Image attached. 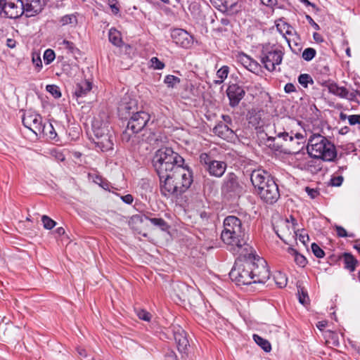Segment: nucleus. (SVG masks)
I'll return each instance as SVG.
<instances>
[{
	"label": "nucleus",
	"instance_id": "nucleus-1",
	"mask_svg": "<svg viewBox=\"0 0 360 360\" xmlns=\"http://www.w3.org/2000/svg\"><path fill=\"white\" fill-rule=\"evenodd\" d=\"M221 238L230 251L239 255L229 273L231 278L238 285L254 283L252 258L255 259V255L247 243V234L239 218L232 215L225 218Z\"/></svg>",
	"mask_w": 360,
	"mask_h": 360
},
{
	"label": "nucleus",
	"instance_id": "nucleus-2",
	"mask_svg": "<svg viewBox=\"0 0 360 360\" xmlns=\"http://www.w3.org/2000/svg\"><path fill=\"white\" fill-rule=\"evenodd\" d=\"M184 160L171 148H162L154 155L153 163L160 180H168L169 172L177 163L184 164Z\"/></svg>",
	"mask_w": 360,
	"mask_h": 360
},
{
	"label": "nucleus",
	"instance_id": "nucleus-3",
	"mask_svg": "<svg viewBox=\"0 0 360 360\" xmlns=\"http://www.w3.org/2000/svg\"><path fill=\"white\" fill-rule=\"evenodd\" d=\"M307 150L311 158L324 161H333L337 156L335 145L320 134H313L309 136Z\"/></svg>",
	"mask_w": 360,
	"mask_h": 360
},
{
	"label": "nucleus",
	"instance_id": "nucleus-4",
	"mask_svg": "<svg viewBox=\"0 0 360 360\" xmlns=\"http://www.w3.org/2000/svg\"><path fill=\"white\" fill-rule=\"evenodd\" d=\"M285 138L286 142L283 144L276 142L275 144H272L273 147L278 150V152L283 153L285 154L296 153L300 151L302 148V144H304L306 141L304 136L301 133L293 134L292 132L285 134L283 135Z\"/></svg>",
	"mask_w": 360,
	"mask_h": 360
},
{
	"label": "nucleus",
	"instance_id": "nucleus-5",
	"mask_svg": "<svg viewBox=\"0 0 360 360\" xmlns=\"http://www.w3.org/2000/svg\"><path fill=\"white\" fill-rule=\"evenodd\" d=\"M257 189L260 198L267 203L272 204L280 197L278 186L276 181H251Z\"/></svg>",
	"mask_w": 360,
	"mask_h": 360
},
{
	"label": "nucleus",
	"instance_id": "nucleus-6",
	"mask_svg": "<svg viewBox=\"0 0 360 360\" xmlns=\"http://www.w3.org/2000/svg\"><path fill=\"white\" fill-rule=\"evenodd\" d=\"M283 53L274 47H263L261 53V62L264 68L270 71H274L276 65H279L283 60Z\"/></svg>",
	"mask_w": 360,
	"mask_h": 360
},
{
	"label": "nucleus",
	"instance_id": "nucleus-7",
	"mask_svg": "<svg viewBox=\"0 0 360 360\" xmlns=\"http://www.w3.org/2000/svg\"><path fill=\"white\" fill-rule=\"evenodd\" d=\"M22 0H0V15L8 18H18L24 13Z\"/></svg>",
	"mask_w": 360,
	"mask_h": 360
},
{
	"label": "nucleus",
	"instance_id": "nucleus-8",
	"mask_svg": "<svg viewBox=\"0 0 360 360\" xmlns=\"http://www.w3.org/2000/svg\"><path fill=\"white\" fill-rule=\"evenodd\" d=\"M160 191L163 195L179 197L191 186L192 181H160Z\"/></svg>",
	"mask_w": 360,
	"mask_h": 360
},
{
	"label": "nucleus",
	"instance_id": "nucleus-9",
	"mask_svg": "<svg viewBox=\"0 0 360 360\" xmlns=\"http://www.w3.org/2000/svg\"><path fill=\"white\" fill-rule=\"evenodd\" d=\"M326 87L329 93L338 96L341 98H345L349 101L356 102L359 103V101L357 99V96H360V92L357 90H352L349 91L345 86H340L337 83L332 82H328L326 84Z\"/></svg>",
	"mask_w": 360,
	"mask_h": 360
},
{
	"label": "nucleus",
	"instance_id": "nucleus-10",
	"mask_svg": "<svg viewBox=\"0 0 360 360\" xmlns=\"http://www.w3.org/2000/svg\"><path fill=\"white\" fill-rule=\"evenodd\" d=\"M254 266L252 269L253 283H264L269 278V271L266 265V262L255 256V259L252 258Z\"/></svg>",
	"mask_w": 360,
	"mask_h": 360
},
{
	"label": "nucleus",
	"instance_id": "nucleus-11",
	"mask_svg": "<svg viewBox=\"0 0 360 360\" xmlns=\"http://www.w3.org/2000/svg\"><path fill=\"white\" fill-rule=\"evenodd\" d=\"M23 125L31 130L37 136L41 134L42 129V117L40 115L27 112L25 113L22 118Z\"/></svg>",
	"mask_w": 360,
	"mask_h": 360
},
{
	"label": "nucleus",
	"instance_id": "nucleus-12",
	"mask_svg": "<svg viewBox=\"0 0 360 360\" xmlns=\"http://www.w3.org/2000/svg\"><path fill=\"white\" fill-rule=\"evenodd\" d=\"M150 120V115L146 111L139 110L134 113L128 121V124L132 130L138 132L144 130L145 127L148 124Z\"/></svg>",
	"mask_w": 360,
	"mask_h": 360
},
{
	"label": "nucleus",
	"instance_id": "nucleus-13",
	"mask_svg": "<svg viewBox=\"0 0 360 360\" xmlns=\"http://www.w3.org/2000/svg\"><path fill=\"white\" fill-rule=\"evenodd\" d=\"M172 331L179 352L181 354H186L189 347V342L186 331L179 325L172 326Z\"/></svg>",
	"mask_w": 360,
	"mask_h": 360
},
{
	"label": "nucleus",
	"instance_id": "nucleus-14",
	"mask_svg": "<svg viewBox=\"0 0 360 360\" xmlns=\"http://www.w3.org/2000/svg\"><path fill=\"white\" fill-rule=\"evenodd\" d=\"M274 230L278 237L285 243L288 244V239L294 238L293 230L289 224V219H281L274 226Z\"/></svg>",
	"mask_w": 360,
	"mask_h": 360
},
{
	"label": "nucleus",
	"instance_id": "nucleus-15",
	"mask_svg": "<svg viewBox=\"0 0 360 360\" xmlns=\"http://www.w3.org/2000/svg\"><path fill=\"white\" fill-rule=\"evenodd\" d=\"M171 37L173 41L183 48H190L193 43V37L183 29H174Z\"/></svg>",
	"mask_w": 360,
	"mask_h": 360
},
{
	"label": "nucleus",
	"instance_id": "nucleus-16",
	"mask_svg": "<svg viewBox=\"0 0 360 360\" xmlns=\"http://www.w3.org/2000/svg\"><path fill=\"white\" fill-rule=\"evenodd\" d=\"M138 102L136 99L124 97L118 107L120 115L127 118V116H131L138 110Z\"/></svg>",
	"mask_w": 360,
	"mask_h": 360
},
{
	"label": "nucleus",
	"instance_id": "nucleus-17",
	"mask_svg": "<svg viewBox=\"0 0 360 360\" xmlns=\"http://www.w3.org/2000/svg\"><path fill=\"white\" fill-rule=\"evenodd\" d=\"M184 164L177 163L174 165L172 170H171L168 175V180L174 179L179 180L181 179V180H189L192 178V172L188 167H184Z\"/></svg>",
	"mask_w": 360,
	"mask_h": 360
},
{
	"label": "nucleus",
	"instance_id": "nucleus-18",
	"mask_svg": "<svg viewBox=\"0 0 360 360\" xmlns=\"http://www.w3.org/2000/svg\"><path fill=\"white\" fill-rule=\"evenodd\" d=\"M226 94L230 101V105L231 107H236L243 99L245 92L244 89L238 84H231L229 86Z\"/></svg>",
	"mask_w": 360,
	"mask_h": 360
},
{
	"label": "nucleus",
	"instance_id": "nucleus-19",
	"mask_svg": "<svg viewBox=\"0 0 360 360\" xmlns=\"http://www.w3.org/2000/svg\"><path fill=\"white\" fill-rule=\"evenodd\" d=\"M114 139L115 138L112 133L105 134L103 136L92 138V141L97 149L102 152H108L113 150Z\"/></svg>",
	"mask_w": 360,
	"mask_h": 360
},
{
	"label": "nucleus",
	"instance_id": "nucleus-20",
	"mask_svg": "<svg viewBox=\"0 0 360 360\" xmlns=\"http://www.w3.org/2000/svg\"><path fill=\"white\" fill-rule=\"evenodd\" d=\"M93 138L103 136L110 134V127L107 122H104L99 117H95L92 122Z\"/></svg>",
	"mask_w": 360,
	"mask_h": 360
},
{
	"label": "nucleus",
	"instance_id": "nucleus-21",
	"mask_svg": "<svg viewBox=\"0 0 360 360\" xmlns=\"http://www.w3.org/2000/svg\"><path fill=\"white\" fill-rule=\"evenodd\" d=\"M339 261L343 264L345 269L349 272H354L356 270L357 265L359 264L358 260L356 257L350 252H343L339 257Z\"/></svg>",
	"mask_w": 360,
	"mask_h": 360
},
{
	"label": "nucleus",
	"instance_id": "nucleus-22",
	"mask_svg": "<svg viewBox=\"0 0 360 360\" xmlns=\"http://www.w3.org/2000/svg\"><path fill=\"white\" fill-rule=\"evenodd\" d=\"M141 141L151 146H158L160 143H162V136L160 134L152 131L150 129H145L141 135Z\"/></svg>",
	"mask_w": 360,
	"mask_h": 360
},
{
	"label": "nucleus",
	"instance_id": "nucleus-23",
	"mask_svg": "<svg viewBox=\"0 0 360 360\" xmlns=\"http://www.w3.org/2000/svg\"><path fill=\"white\" fill-rule=\"evenodd\" d=\"M226 168V164L224 162L214 160L210 165L206 167L210 175L215 177H220L223 175Z\"/></svg>",
	"mask_w": 360,
	"mask_h": 360
},
{
	"label": "nucleus",
	"instance_id": "nucleus-24",
	"mask_svg": "<svg viewBox=\"0 0 360 360\" xmlns=\"http://www.w3.org/2000/svg\"><path fill=\"white\" fill-rule=\"evenodd\" d=\"M275 133L276 134V136H268L264 142V144L266 147L271 149L274 151H278V150L273 147L272 144L276 143V142L280 143V144H283L284 142H286L285 138H284V134H288L286 131H278L277 132L275 131Z\"/></svg>",
	"mask_w": 360,
	"mask_h": 360
},
{
	"label": "nucleus",
	"instance_id": "nucleus-25",
	"mask_svg": "<svg viewBox=\"0 0 360 360\" xmlns=\"http://www.w3.org/2000/svg\"><path fill=\"white\" fill-rule=\"evenodd\" d=\"M138 133L139 132L137 131L132 130V129L129 127V125L127 124V128L121 135L122 142H131V144H135L136 142L139 141L140 137L137 135Z\"/></svg>",
	"mask_w": 360,
	"mask_h": 360
},
{
	"label": "nucleus",
	"instance_id": "nucleus-26",
	"mask_svg": "<svg viewBox=\"0 0 360 360\" xmlns=\"http://www.w3.org/2000/svg\"><path fill=\"white\" fill-rule=\"evenodd\" d=\"M91 89V83L87 80H84L76 84L74 94L77 98L83 97L86 96Z\"/></svg>",
	"mask_w": 360,
	"mask_h": 360
},
{
	"label": "nucleus",
	"instance_id": "nucleus-27",
	"mask_svg": "<svg viewBox=\"0 0 360 360\" xmlns=\"http://www.w3.org/2000/svg\"><path fill=\"white\" fill-rule=\"evenodd\" d=\"M214 132L222 139L232 138L234 135L233 131L227 124L219 123L214 128Z\"/></svg>",
	"mask_w": 360,
	"mask_h": 360
},
{
	"label": "nucleus",
	"instance_id": "nucleus-28",
	"mask_svg": "<svg viewBox=\"0 0 360 360\" xmlns=\"http://www.w3.org/2000/svg\"><path fill=\"white\" fill-rule=\"evenodd\" d=\"M241 191V188L238 185V181H225L222 186V192L224 193H229L230 196L237 194L238 195Z\"/></svg>",
	"mask_w": 360,
	"mask_h": 360
},
{
	"label": "nucleus",
	"instance_id": "nucleus-29",
	"mask_svg": "<svg viewBox=\"0 0 360 360\" xmlns=\"http://www.w3.org/2000/svg\"><path fill=\"white\" fill-rule=\"evenodd\" d=\"M109 41L115 46L120 47L122 44L121 34L115 28H111L108 33Z\"/></svg>",
	"mask_w": 360,
	"mask_h": 360
},
{
	"label": "nucleus",
	"instance_id": "nucleus-30",
	"mask_svg": "<svg viewBox=\"0 0 360 360\" xmlns=\"http://www.w3.org/2000/svg\"><path fill=\"white\" fill-rule=\"evenodd\" d=\"M77 15V13L65 15L60 18L59 22L62 26L70 25L72 27H76L78 23Z\"/></svg>",
	"mask_w": 360,
	"mask_h": 360
},
{
	"label": "nucleus",
	"instance_id": "nucleus-31",
	"mask_svg": "<svg viewBox=\"0 0 360 360\" xmlns=\"http://www.w3.org/2000/svg\"><path fill=\"white\" fill-rule=\"evenodd\" d=\"M42 129L43 131H41V134L44 136L51 140L56 139L57 134L56 132L55 129L53 127V124L51 122L43 124Z\"/></svg>",
	"mask_w": 360,
	"mask_h": 360
},
{
	"label": "nucleus",
	"instance_id": "nucleus-32",
	"mask_svg": "<svg viewBox=\"0 0 360 360\" xmlns=\"http://www.w3.org/2000/svg\"><path fill=\"white\" fill-rule=\"evenodd\" d=\"M270 176V174L266 171L258 169L252 172L250 180H269Z\"/></svg>",
	"mask_w": 360,
	"mask_h": 360
},
{
	"label": "nucleus",
	"instance_id": "nucleus-33",
	"mask_svg": "<svg viewBox=\"0 0 360 360\" xmlns=\"http://www.w3.org/2000/svg\"><path fill=\"white\" fill-rule=\"evenodd\" d=\"M253 340L266 352H269L271 350V346L269 342L259 335L256 334L253 335Z\"/></svg>",
	"mask_w": 360,
	"mask_h": 360
},
{
	"label": "nucleus",
	"instance_id": "nucleus-34",
	"mask_svg": "<svg viewBox=\"0 0 360 360\" xmlns=\"http://www.w3.org/2000/svg\"><path fill=\"white\" fill-rule=\"evenodd\" d=\"M38 1H34L32 3H27L24 4V13H26L27 16H32L38 13L41 9L36 8L34 4H37Z\"/></svg>",
	"mask_w": 360,
	"mask_h": 360
},
{
	"label": "nucleus",
	"instance_id": "nucleus-35",
	"mask_svg": "<svg viewBox=\"0 0 360 360\" xmlns=\"http://www.w3.org/2000/svg\"><path fill=\"white\" fill-rule=\"evenodd\" d=\"M229 72V68L226 65L222 66L218 71L217 72V76L219 79V80H215L214 83L217 84H221L224 79L227 77Z\"/></svg>",
	"mask_w": 360,
	"mask_h": 360
},
{
	"label": "nucleus",
	"instance_id": "nucleus-36",
	"mask_svg": "<svg viewBox=\"0 0 360 360\" xmlns=\"http://www.w3.org/2000/svg\"><path fill=\"white\" fill-rule=\"evenodd\" d=\"M276 284L280 288H284L287 285V278L285 274L281 272H277L274 276Z\"/></svg>",
	"mask_w": 360,
	"mask_h": 360
},
{
	"label": "nucleus",
	"instance_id": "nucleus-37",
	"mask_svg": "<svg viewBox=\"0 0 360 360\" xmlns=\"http://www.w3.org/2000/svg\"><path fill=\"white\" fill-rule=\"evenodd\" d=\"M147 219L155 226L159 227L161 230L165 231L168 228L167 223L162 218H149Z\"/></svg>",
	"mask_w": 360,
	"mask_h": 360
},
{
	"label": "nucleus",
	"instance_id": "nucleus-38",
	"mask_svg": "<svg viewBox=\"0 0 360 360\" xmlns=\"http://www.w3.org/2000/svg\"><path fill=\"white\" fill-rule=\"evenodd\" d=\"M297 295H298L299 302L302 304L306 305L309 303V296L307 295V292L304 289V288H300V287L298 288Z\"/></svg>",
	"mask_w": 360,
	"mask_h": 360
},
{
	"label": "nucleus",
	"instance_id": "nucleus-39",
	"mask_svg": "<svg viewBox=\"0 0 360 360\" xmlns=\"http://www.w3.org/2000/svg\"><path fill=\"white\" fill-rule=\"evenodd\" d=\"M335 229L336 231L337 236L340 238H354L355 235L353 233H347L346 229L341 226L335 225Z\"/></svg>",
	"mask_w": 360,
	"mask_h": 360
},
{
	"label": "nucleus",
	"instance_id": "nucleus-40",
	"mask_svg": "<svg viewBox=\"0 0 360 360\" xmlns=\"http://www.w3.org/2000/svg\"><path fill=\"white\" fill-rule=\"evenodd\" d=\"M298 82L304 88L307 87L308 84L314 83L312 77L308 74H301L298 77Z\"/></svg>",
	"mask_w": 360,
	"mask_h": 360
},
{
	"label": "nucleus",
	"instance_id": "nucleus-41",
	"mask_svg": "<svg viewBox=\"0 0 360 360\" xmlns=\"http://www.w3.org/2000/svg\"><path fill=\"white\" fill-rule=\"evenodd\" d=\"M316 51L313 48L305 49L302 54V58L306 61L311 60L316 56Z\"/></svg>",
	"mask_w": 360,
	"mask_h": 360
},
{
	"label": "nucleus",
	"instance_id": "nucleus-42",
	"mask_svg": "<svg viewBox=\"0 0 360 360\" xmlns=\"http://www.w3.org/2000/svg\"><path fill=\"white\" fill-rule=\"evenodd\" d=\"M164 82L167 85L168 87L173 88L180 82V79L176 76L169 75L165 77Z\"/></svg>",
	"mask_w": 360,
	"mask_h": 360
},
{
	"label": "nucleus",
	"instance_id": "nucleus-43",
	"mask_svg": "<svg viewBox=\"0 0 360 360\" xmlns=\"http://www.w3.org/2000/svg\"><path fill=\"white\" fill-rule=\"evenodd\" d=\"M41 221L43 222L44 229H48V230H51L56 224V222L54 220H53L52 219H51L50 217H49L46 215L42 216Z\"/></svg>",
	"mask_w": 360,
	"mask_h": 360
},
{
	"label": "nucleus",
	"instance_id": "nucleus-44",
	"mask_svg": "<svg viewBox=\"0 0 360 360\" xmlns=\"http://www.w3.org/2000/svg\"><path fill=\"white\" fill-rule=\"evenodd\" d=\"M46 89L54 98H58L61 96V93L58 86L49 84L46 86Z\"/></svg>",
	"mask_w": 360,
	"mask_h": 360
},
{
	"label": "nucleus",
	"instance_id": "nucleus-45",
	"mask_svg": "<svg viewBox=\"0 0 360 360\" xmlns=\"http://www.w3.org/2000/svg\"><path fill=\"white\" fill-rule=\"evenodd\" d=\"M32 61L37 72H39L42 68V61L40 55L37 53H32Z\"/></svg>",
	"mask_w": 360,
	"mask_h": 360
},
{
	"label": "nucleus",
	"instance_id": "nucleus-46",
	"mask_svg": "<svg viewBox=\"0 0 360 360\" xmlns=\"http://www.w3.org/2000/svg\"><path fill=\"white\" fill-rule=\"evenodd\" d=\"M56 55L53 50L46 49L44 53V60L46 64H50L55 59Z\"/></svg>",
	"mask_w": 360,
	"mask_h": 360
},
{
	"label": "nucleus",
	"instance_id": "nucleus-47",
	"mask_svg": "<svg viewBox=\"0 0 360 360\" xmlns=\"http://www.w3.org/2000/svg\"><path fill=\"white\" fill-rule=\"evenodd\" d=\"M299 229H295V231H293V238H298L301 243H302L304 245H306L307 243H308L309 240V236L307 234L299 233Z\"/></svg>",
	"mask_w": 360,
	"mask_h": 360
},
{
	"label": "nucleus",
	"instance_id": "nucleus-48",
	"mask_svg": "<svg viewBox=\"0 0 360 360\" xmlns=\"http://www.w3.org/2000/svg\"><path fill=\"white\" fill-rule=\"evenodd\" d=\"M311 248L312 252L316 257L323 258L324 257V251L316 243H313Z\"/></svg>",
	"mask_w": 360,
	"mask_h": 360
},
{
	"label": "nucleus",
	"instance_id": "nucleus-49",
	"mask_svg": "<svg viewBox=\"0 0 360 360\" xmlns=\"http://www.w3.org/2000/svg\"><path fill=\"white\" fill-rule=\"evenodd\" d=\"M136 315L140 319L146 321H149L151 319L150 314L142 309H136Z\"/></svg>",
	"mask_w": 360,
	"mask_h": 360
},
{
	"label": "nucleus",
	"instance_id": "nucleus-50",
	"mask_svg": "<svg viewBox=\"0 0 360 360\" xmlns=\"http://www.w3.org/2000/svg\"><path fill=\"white\" fill-rule=\"evenodd\" d=\"M64 47L68 49L71 53L79 52V49L75 46L72 41L64 39L61 43Z\"/></svg>",
	"mask_w": 360,
	"mask_h": 360
},
{
	"label": "nucleus",
	"instance_id": "nucleus-51",
	"mask_svg": "<svg viewBox=\"0 0 360 360\" xmlns=\"http://www.w3.org/2000/svg\"><path fill=\"white\" fill-rule=\"evenodd\" d=\"M151 67L155 70H162L165 67V64L160 61L157 57H153L150 59Z\"/></svg>",
	"mask_w": 360,
	"mask_h": 360
},
{
	"label": "nucleus",
	"instance_id": "nucleus-52",
	"mask_svg": "<svg viewBox=\"0 0 360 360\" xmlns=\"http://www.w3.org/2000/svg\"><path fill=\"white\" fill-rule=\"evenodd\" d=\"M251 59L252 58L250 56L243 53H239L238 56V61H240L245 68L248 67Z\"/></svg>",
	"mask_w": 360,
	"mask_h": 360
},
{
	"label": "nucleus",
	"instance_id": "nucleus-53",
	"mask_svg": "<svg viewBox=\"0 0 360 360\" xmlns=\"http://www.w3.org/2000/svg\"><path fill=\"white\" fill-rule=\"evenodd\" d=\"M295 263L300 266L304 267L307 264L306 258L299 252L294 256Z\"/></svg>",
	"mask_w": 360,
	"mask_h": 360
},
{
	"label": "nucleus",
	"instance_id": "nucleus-54",
	"mask_svg": "<svg viewBox=\"0 0 360 360\" xmlns=\"http://www.w3.org/2000/svg\"><path fill=\"white\" fill-rule=\"evenodd\" d=\"M214 160H212L211 157L208 155L207 153H202L200 155V162L201 164L205 165V168L210 165L211 162H212Z\"/></svg>",
	"mask_w": 360,
	"mask_h": 360
},
{
	"label": "nucleus",
	"instance_id": "nucleus-55",
	"mask_svg": "<svg viewBox=\"0 0 360 360\" xmlns=\"http://www.w3.org/2000/svg\"><path fill=\"white\" fill-rule=\"evenodd\" d=\"M348 122L351 126L360 125V115H352L348 116Z\"/></svg>",
	"mask_w": 360,
	"mask_h": 360
},
{
	"label": "nucleus",
	"instance_id": "nucleus-56",
	"mask_svg": "<svg viewBox=\"0 0 360 360\" xmlns=\"http://www.w3.org/2000/svg\"><path fill=\"white\" fill-rule=\"evenodd\" d=\"M108 4L110 7L112 12L115 14H117L120 11V8L117 6V0H108Z\"/></svg>",
	"mask_w": 360,
	"mask_h": 360
},
{
	"label": "nucleus",
	"instance_id": "nucleus-57",
	"mask_svg": "<svg viewBox=\"0 0 360 360\" xmlns=\"http://www.w3.org/2000/svg\"><path fill=\"white\" fill-rule=\"evenodd\" d=\"M259 68V64L257 61L254 60L253 59H251L250 61V63L248 64V67L246 68L248 70H249L251 72H254L255 70H257Z\"/></svg>",
	"mask_w": 360,
	"mask_h": 360
},
{
	"label": "nucleus",
	"instance_id": "nucleus-58",
	"mask_svg": "<svg viewBox=\"0 0 360 360\" xmlns=\"http://www.w3.org/2000/svg\"><path fill=\"white\" fill-rule=\"evenodd\" d=\"M306 192L311 197V198L314 199L319 195V191L316 189L310 188L309 187L305 188Z\"/></svg>",
	"mask_w": 360,
	"mask_h": 360
},
{
	"label": "nucleus",
	"instance_id": "nucleus-59",
	"mask_svg": "<svg viewBox=\"0 0 360 360\" xmlns=\"http://www.w3.org/2000/svg\"><path fill=\"white\" fill-rule=\"evenodd\" d=\"M285 219H289V224H291L290 226L292 230L295 231L297 226V219L292 215H290L288 218H285Z\"/></svg>",
	"mask_w": 360,
	"mask_h": 360
},
{
	"label": "nucleus",
	"instance_id": "nucleus-60",
	"mask_svg": "<svg viewBox=\"0 0 360 360\" xmlns=\"http://www.w3.org/2000/svg\"><path fill=\"white\" fill-rule=\"evenodd\" d=\"M285 93L290 94L296 91L295 86L292 83H288L284 87Z\"/></svg>",
	"mask_w": 360,
	"mask_h": 360
},
{
	"label": "nucleus",
	"instance_id": "nucleus-61",
	"mask_svg": "<svg viewBox=\"0 0 360 360\" xmlns=\"http://www.w3.org/2000/svg\"><path fill=\"white\" fill-rule=\"evenodd\" d=\"M342 170V169H339V170L332 176L330 180H344V176L341 173Z\"/></svg>",
	"mask_w": 360,
	"mask_h": 360
},
{
	"label": "nucleus",
	"instance_id": "nucleus-62",
	"mask_svg": "<svg viewBox=\"0 0 360 360\" xmlns=\"http://www.w3.org/2000/svg\"><path fill=\"white\" fill-rule=\"evenodd\" d=\"M260 1L262 4L266 6L271 7V8H273L277 4V0H260Z\"/></svg>",
	"mask_w": 360,
	"mask_h": 360
},
{
	"label": "nucleus",
	"instance_id": "nucleus-63",
	"mask_svg": "<svg viewBox=\"0 0 360 360\" xmlns=\"http://www.w3.org/2000/svg\"><path fill=\"white\" fill-rule=\"evenodd\" d=\"M165 359L166 360H178L175 352L173 351H169L167 352L165 354Z\"/></svg>",
	"mask_w": 360,
	"mask_h": 360
},
{
	"label": "nucleus",
	"instance_id": "nucleus-64",
	"mask_svg": "<svg viewBox=\"0 0 360 360\" xmlns=\"http://www.w3.org/2000/svg\"><path fill=\"white\" fill-rule=\"evenodd\" d=\"M122 200L127 204H131L133 202V196L130 194L125 195L121 197Z\"/></svg>",
	"mask_w": 360,
	"mask_h": 360
}]
</instances>
